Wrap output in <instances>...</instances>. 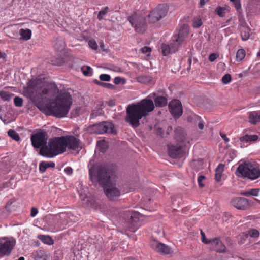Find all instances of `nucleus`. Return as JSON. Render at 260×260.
<instances>
[{
  "label": "nucleus",
  "mask_w": 260,
  "mask_h": 260,
  "mask_svg": "<svg viewBox=\"0 0 260 260\" xmlns=\"http://www.w3.org/2000/svg\"><path fill=\"white\" fill-rule=\"evenodd\" d=\"M42 88L41 96L49 101L59 92L56 85L53 83H43ZM72 104L70 94L66 92H61L54 100L47 104L46 107L52 115L57 118H62L68 113Z\"/></svg>",
  "instance_id": "1"
},
{
  "label": "nucleus",
  "mask_w": 260,
  "mask_h": 260,
  "mask_svg": "<svg viewBox=\"0 0 260 260\" xmlns=\"http://www.w3.org/2000/svg\"><path fill=\"white\" fill-rule=\"evenodd\" d=\"M90 179L95 180L102 185L106 196L109 200H114L120 195L119 190L111 179L115 176V172L111 168L94 165L89 169Z\"/></svg>",
  "instance_id": "2"
},
{
  "label": "nucleus",
  "mask_w": 260,
  "mask_h": 260,
  "mask_svg": "<svg viewBox=\"0 0 260 260\" xmlns=\"http://www.w3.org/2000/svg\"><path fill=\"white\" fill-rule=\"evenodd\" d=\"M154 109L153 102L151 99L146 98L137 104H132L126 109L125 121L134 128L139 126L140 120L148 115V113Z\"/></svg>",
  "instance_id": "3"
},
{
  "label": "nucleus",
  "mask_w": 260,
  "mask_h": 260,
  "mask_svg": "<svg viewBox=\"0 0 260 260\" xmlns=\"http://www.w3.org/2000/svg\"><path fill=\"white\" fill-rule=\"evenodd\" d=\"M63 137H55L49 140L47 147L40 150V154L48 158L62 154L66 151Z\"/></svg>",
  "instance_id": "4"
},
{
  "label": "nucleus",
  "mask_w": 260,
  "mask_h": 260,
  "mask_svg": "<svg viewBox=\"0 0 260 260\" xmlns=\"http://www.w3.org/2000/svg\"><path fill=\"white\" fill-rule=\"evenodd\" d=\"M235 173L238 177L254 180L260 176V169L257 164L247 162L240 164Z\"/></svg>",
  "instance_id": "5"
},
{
  "label": "nucleus",
  "mask_w": 260,
  "mask_h": 260,
  "mask_svg": "<svg viewBox=\"0 0 260 260\" xmlns=\"http://www.w3.org/2000/svg\"><path fill=\"white\" fill-rule=\"evenodd\" d=\"M43 82L40 80L32 79L27 83V86L24 88V95L30 99L41 96Z\"/></svg>",
  "instance_id": "6"
},
{
  "label": "nucleus",
  "mask_w": 260,
  "mask_h": 260,
  "mask_svg": "<svg viewBox=\"0 0 260 260\" xmlns=\"http://www.w3.org/2000/svg\"><path fill=\"white\" fill-rule=\"evenodd\" d=\"M31 144L34 148H42L47 147V134L46 132L40 131L31 136Z\"/></svg>",
  "instance_id": "7"
},
{
  "label": "nucleus",
  "mask_w": 260,
  "mask_h": 260,
  "mask_svg": "<svg viewBox=\"0 0 260 260\" xmlns=\"http://www.w3.org/2000/svg\"><path fill=\"white\" fill-rule=\"evenodd\" d=\"M132 26L137 32L143 33L146 29V22L145 18L136 13L128 17Z\"/></svg>",
  "instance_id": "8"
},
{
  "label": "nucleus",
  "mask_w": 260,
  "mask_h": 260,
  "mask_svg": "<svg viewBox=\"0 0 260 260\" xmlns=\"http://www.w3.org/2000/svg\"><path fill=\"white\" fill-rule=\"evenodd\" d=\"M168 11L167 6L165 5H159L153 9L148 15L149 21L156 23L164 18Z\"/></svg>",
  "instance_id": "9"
},
{
  "label": "nucleus",
  "mask_w": 260,
  "mask_h": 260,
  "mask_svg": "<svg viewBox=\"0 0 260 260\" xmlns=\"http://www.w3.org/2000/svg\"><path fill=\"white\" fill-rule=\"evenodd\" d=\"M15 245L13 238H0V256L9 255Z\"/></svg>",
  "instance_id": "10"
},
{
  "label": "nucleus",
  "mask_w": 260,
  "mask_h": 260,
  "mask_svg": "<svg viewBox=\"0 0 260 260\" xmlns=\"http://www.w3.org/2000/svg\"><path fill=\"white\" fill-rule=\"evenodd\" d=\"M91 128L93 132L97 134L114 133L113 124L108 121H103L93 124Z\"/></svg>",
  "instance_id": "11"
},
{
  "label": "nucleus",
  "mask_w": 260,
  "mask_h": 260,
  "mask_svg": "<svg viewBox=\"0 0 260 260\" xmlns=\"http://www.w3.org/2000/svg\"><path fill=\"white\" fill-rule=\"evenodd\" d=\"M63 137L64 146L66 150L67 148L69 150L74 151L78 150L79 149H81L79 140L75 138L74 136L69 135L63 136Z\"/></svg>",
  "instance_id": "12"
},
{
  "label": "nucleus",
  "mask_w": 260,
  "mask_h": 260,
  "mask_svg": "<svg viewBox=\"0 0 260 260\" xmlns=\"http://www.w3.org/2000/svg\"><path fill=\"white\" fill-rule=\"evenodd\" d=\"M169 111L175 118H178L182 114V108L181 102L178 100H173L169 104Z\"/></svg>",
  "instance_id": "13"
},
{
  "label": "nucleus",
  "mask_w": 260,
  "mask_h": 260,
  "mask_svg": "<svg viewBox=\"0 0 260 260\" xmlns=\"http://www.w3.org/2000/svg\"><path fill=\"white\" fill-rule=\"evenodd\" d=\"M167 148L169 156L173 158H181L185 153L182 147L178 145L168 144Z\"/></svg>",
  "instance_id": "14"
},
{
  "label": "nucleus",
  "mask_w": 260,
  "mask_h": 260,
  "mask_svg": "<svg viewBox=\"0 0 260 260\" xmlns=\"http://www.w3.org/2000/svg\"><path fill=\"white\" fill-rule=\"evenodd\" d=\"M231 204L239 210H246L249 207V202L247 199L243 197H236L231 201Z\"/></svg>",
  "instance_id": "15"
},
{
  "label": "nucleus",
  "mask_w": 260,
  "mask_h": 260,
  "mask_svg": "<svg viewBox=\"0 0 260 260\" xmlns=\"http://www.w3.org/2000/svg\"><path fill=\"white\" fill-rule=\"evenodd\" d=\"M179 42H176L174 39L170 45L162 44L161 47V52L164 55H167L170 53H174L178 50L179 47Z\"/></svg>",
  "instance_id": "16"
},
{
  "label": "nucleus",
  "mask_w": 260,
  "mask_h": 260,
  "mask_svg": "<svg viewBox=\"0 0 260 260\" xmlns=\"http://www.w3.org/2000/svg\"><path fill=\"white\" fill-rule=\"evenodd\" d=\"M151 247L156 251L160 253L167 254L170 252V248L168 246L157 241L152 242Z\"/></svg>",
  "instance_id": "17"
},
{
  "label": "nucleus",
  "mask_w": 260,
  "mask_h": 260,
  "mask_svg": "<svg viewBox=\"0 0 260 260\" xmlns=\"http://www.w3.org/2000/svg\"><path fill=\"white\" fill-rule=\"evenodd\" d=\"M189 33L188 27L186 25H183L179 30L178 36L174 37V40L176 42H179V45L184 40V38L186 37Z\"/></svg>",
  "instance_id": "18"
},
{
  "label": "nucleus",
  "mask_w": 260,
  "mask_h": 260,
  "mask_svg": "<svg viewBox=\"0 0 260 260\" xmlns=\"http://www.w3.org/2000/svg\"><path fill=\"white\" fill-rule=\"evenodd\" d=\"M210 244L218 252L222 253L225 250V246L219 238L212 239Z\"/></svg>",
  "instance_id": "19"
},
{
  "label": "nucleus",
  "mask_w": 260,
  "mask_h": 260,
  "mask_svg": "<svg viewBox=\"0 0 260 260\" xmlns=\"http://www.w3.org/2000/svg\"><path fill=\"white\" fill-rule=\"evenodd\" d=\"M156 94L155 93L150 94L149 97L153 98L154 100L156 107H162L167 105L168 103L167 99L163 96H155Z\"/></svg>",
  "instance_id": "20"
},
{
  "label": "nucleus",
  "mask_w": 260,
  "mask_h": 260,
  "mask_svg": "<svg viewBox=\"0 0 260 260\" xmlns=\"http://www.w3.org/2000/svg\"><path fill=\"white\" fill-rule=\"evenodd\" d=\"M174 133L175 139H176L177 142L181 143L185 140L186 135L182 129H176L174 131Z\"/></svg>",
  "instance_id": "21"
},
{
  "label": "nucleus",
  "mask_w": 260,
  "mask_h": 260,
  "mask_svg": "<svg viewBox=\"0 0 260 260\" xmlns=\"http://www.w3.org/2000/svg\"><path fill=\"white\" fill-rule=\"evenodd\" d=\"M248 119L251 124L255 125L260 121V115L256 112H250L249 113Z\"/></svg>",
  "instance_id": "22"
},
{
  "label": "nucleus",
  "mask_w": 260,
  "mask_h": 260,
  "mask_svg": "<svg viewBox=\"0 0 260 260\" xmlns=\"http://www.w3.org/2000/svg\"><path fill=\"white\" fill-rule=\"evenodd\" d=\"M258 139V136L256 135H248L246 134L245 136L241 137L240 138L241 142L251 143L256 141Z\"/></svg>",
  "instance_id": "23"
},
{
  "label": "nucleus",
  "mask_w": 260,
  "mask_h": 260,
  "mask_svg": "<svg viewBox=\"0 0 260 260\" xmlns=\"http://www.w3.org/2000/svg\"><path fill=\"white\" fill-rule=\"evenodd\" d=\"M35 260H50V256L42 250L36 251L35 255Z\"/></svg>",
  "instance_id": "24"
},
{
  "label": "nucleus",
  "mask_w": 260,
  "mask_h": 260,
  "mask_svg": "<svg viewBox=\"0 0 260 260\" xmlns=\"http://www.w3.org/2000/svg\"><path fill=\"white\" fill-rule=\"evenodd\" d=\"M224 168V165L222 164H220L216 168L215 178L217 182H220L221 181Z\"/></svg>",
  "instance_id": "25"
},
{
  "label": "nucleus",
  "mask_w": 260,
  "mask_h": 260,
  "mask_svg": "<svg viewBox=\"0 0 260 260\" xmlns=\"http://www.w3.org/2000/svg\"><path fill=\"white\" fill-rule=\"evenodd\" d=\"M250 28L247 26L241 27V36L243 41L247 40L250 36Z\"/></svg>",
  "instance_id": "26"
},
{
  "label": "nucleus",
  "mask_w": 260,
  "mask_h": 260,
  "mask_svg": "<svg viewBox=\"0 0 260 260\" xmlns=\"http://www.w3.org/2000/svg\"><path fill=\"white\" fill-rule=\"evenodd\" d=\"M55 166V163L52 161L46 162L42 161L40 164L39 170L42 173L44 172L46 169L49 167L53 168Z\"/></svg>",
  "instance_id": "27"
},
{
  "label": "nucleus",
  "mask_w": 260,
  "mask_h": 260,
  "mask_svg": "<svg viewBox=\"0 0 260 260\" xmlns=\"http://www.w3.org/2000/svg\"><path fill=\"white\" fill-rule=\"evenodd\" d=\"M20 35L21 39L24 40H28L31 38V31L29 29H21L20 30Z\"/></svg>",
  "instance_id": "28"
},
{
  "label": "nucleus",
  "mask_w": 260,
  "mask_h": 260,
  "mask_svg": "<svg viewBox=\"0 0 260 260\" xmlns=\"http://www.w3.org/2000/svg\"><path fill=\"white\" fill-rule=\"evenodd\" d=\"M125 213L126 214L127 219L128 220V221H131L132 224H133V222H136L137 221V219L136 218L137 213L136 212H133L128 210L126 211Z\"/></svg>",
  "instance_id": "29"
},
{
  "label": "nucleus",
  "mask_w": 260,
  "mask_h": 260,
  "mask_svg": "<svg viewBox=\"0 0 260 260\" xmlns=\"http://www.w3.org/2000/svg\"><path fill=\"white\" fill-rule=\"evenodd\" d=\"M39 239L41 240L43 243L49 245H51L53 243V240L51 237L46 235H40Z\"/></svg>",
  "instance_id": "30"
},
{
  "label": "nucleus",
  "mask_w": 260,
  "mask_h": 260,
  "mask_svg": "<svg viewBox=\"0 0 260 260\" xmlns=\"http://www.w3.org/2000/svg\"><path fill=\"white\" fill-rule=\"evenodd\" d=\"M94 83L105 88H108L110 89H114L115 88V86L113 85L110 83H104L100 81H98V80H94Z\"/></svg>",
  "instance_id": "31"
},
{
  "label": "nucleus",
  "mask_w": 260,
  "mask_h": 260,
  "mask_svg": "<svg viewBox=\"0 0 260 260\" xmlns=\"http://www.w3.org/2000/svg\"><path fill=\"white\" fill-rule=\"evenodd\" d=\"M8 134L9 137L16 141H19L20 137L19 134L15 131L13 129H10L8 132Z\"/></svg>",
  "instance_id": "32"
},
{
  "label": "nucleus",
  "mask_w": 260,
  "mask_h": 260,
  "mask_svg": "<svg viewBox=\"0 0 260 260\" xmlns=\"http://www.w3.org/2000/svg\"><path fill=\"white\" fill-rule=\"evenodd\" d=\"M82 73L86 76H90L92 75V68L89 66H83L81 68Z\"/></svg>",
  "instance_id": "33"
},
{
  "label": "nucleus",
  "mask_w": 260,
  "mask_h": 260,
  "mask_svg": "<svg viewBox=\"0 0 260 260\" xmlns=\"http://www.w3.org/2000/svg\"><path fill=\"white\" fill-rule=\"evenodd\" d=\"M259 189H251L248 191H245L242 193V195L246 196H257L258 194Z\"/></svg>",
  "instance_id": "34"
},
{
  "label": "nucleus",
  "mask_w": 260,
  "mask_h": 260,
  "mask_svg": "<svg viewBox=\"0 0 260 260\" xmlns=\"http://www.w3.org/2000/svg\"><path fill=\"white\" fill-rule=\"evenodd\" d=\"M245 56V51L243 49H239L236 54V59L238 61H241Z\"/></svg>",
  "instance_id": "35"
},
{
  "label": "nucleus",
  "mask_w": 260,
  "mask_h": 260,
  "mask_svg": "<svg viewBox=\"0 0 260 260\" xmlns=\"http://www.w3.org/2000/svg\"><path fill=\"white\" fill-rule=\"evenodd\" d=\"M103 111L101 108H95L91 114L90 117L91 118H94L98 116H100L103 114Z\"/></svg>",
  "instance_id": "36"
},
{
  "label": "nucleus",
  "mask_w": 260,
  "mask_h": 260,
  "mask_svg": "<svg viewBox=\"0 0 260 260\" xmlns=\"http://www.w3.org/2000/svg\"><path fill=\"white\" fill-rule=\"evenodd\" d=\"M23 100L22 98L16 96L14 99V103L16 107H21L23 106Z\"/></svg>",
  "instance_id": "37"
},
{
  "label": "nucleus",
  "mask_w": 260,
  "mask_h": 260,
  "mask_svg": "<svg viewBox=\"0 0 260 260\" xmlns=\"http://www.w3.org/2000/svg\"><path fill=\"white\" fill-rule=\"evenodd\" d=\"M0 97L4 101H9L11 99V95L4 91H0Z\"/></svg>",
  "instance_id": "38"
},
{
  "label": "nucleus",
  "mask_w": 260,
  "mask_h": 260,
  "mask_svg": "<svg viewBox=\"0 0 260 260\" xmlns=\"http://www.w3.org/2000/svg\"><path fill=\"white\" fill-rule=\"evenodd\" d=\"M226 9L220 6H218L216 8L215 12L216 14L219 16H223V14L225 13Z\"/></svg>",
  "instance_id": "39"
},
{
  "label": "nucleus",
  "mask_w": 260,
  "mask_h": 260,
  "mask_svg": "<svg viewBox=\"0 0 260 260\" xmlns=\"http://www.w3.org/2000/svg\"><path fill=\"white\" fill-rule=\"evenodd\" d=\"M192 24H193V26L194 28L200 27L202 24V22L201 19L200 18H194V19L193 20Z\"/></svg>",
  "instance_id": "40"
},
{
  "label": "nucleus",
  "mask_w": 260,
  "mask_h": 260,
  "mask_svg": "<svg viewBox=\"0 0 260 260\" xmlns=\"http://www.w3.org/2000/svg\"><path fill=\"white\" fill-rule=\"evenodd\" d=\"M248 235L251 237H254V238H256V237H258L259 236V232L258 231V230H256V229H252V230H250L249 231H248Z\"/></svg>",
  "instance_id": "41"
},
{
  "label": "nucleus",
  "mask_w": 260,
  "mask_h": 260,
  "mask_svg": "<svg viewBox=\"0 0 260 260\" xmlns=\"http://www.w3.org/2000/svg\"><path fill=\"white\" fill-rule=\"evenodd\" d=\"M231 81V76L229 74L224 75L222 78V81L224 84H228Z\"/></svg>",
  "instance_id": "42"
},
{
  "label": "nucleus",
  "mask_w": 260,
  "mask_h": 260,
  "mask_svg": "<svg viewBox=\"0 0 260 260\" xmlns=\"http://www.w3.org/2000/svg\"><path fill=\"white\" fill-rule=\"evenodd\" d=\"M234 5L236 10L238 11L241 8L240 0H230Z\"/></svg>",
  "instance_id": "43"
},
{
  "label": "nucleus",
  "mask_w": 260,
  "mask_h": 260,
  "mask_svg": "<svg viewBox=\"0 0 260 260\" xmlns=\"http://www.w3.org/2000/svg\"><path fill=\"white\" fill-rule=\"evenodd\" d=\"M88 45H89L90 48L94 50H96V49H98V45L94 40H90L88 41Z\"/></svg>",
  "instance_id": "44"
},
{
  "label": "nucleus",
  "mask_w": 260,
  "mask_h": 260,
  "mask_svg": "<svg viewBox=\"0 0 260 260\" xmlns=\"http://www.w3.org/2000/svg\"><path fill=\"white\" fill-rule=\"evenodd\" d=\"M100 79L103 81H109L111 80V77L108 74H101L100 76Z\"/></svg>",
  "instance_id": "45"
},
{
  "label": "nucleus",
  "mask_w": 260,
  "mask_h": 260,
  "mask_svg": "<svg viewBox=\"0 0 260 260\" xmlns=\"http://www.w3.org/2000/svg\"><path fill=\"white\" fill-rule=\"evenodd\" d=\"M201 235L202 238V241L205 244H210L211 242V240L212 239L209 240H207L206 238L205 234L204 232L201 230Z\"/></svg>",
  "instance_id": "46"
},
{
  "label": "nucleus",
  "mask_w": 260,
  "mask_h": 260,
  "mask_svg": "<svg viewBox=\"0 0 260 260\" xmlns=\"http://www.w3.org/2000/svg\"><path fill=\"white\" fill-rule=\"evenodd\" d=\"M97 145L100 147V151L101 152H104V151H105V150L106 149V147L105 146V143L104 141H103V142L98 141L97 142Z\"/></svg>",
  "instance_id": "47"
},
{
  "label": "nucleus",
  "mask_w": 260,
  "mask_h": 260,
  "mask_svg": "<svg viewBox=\"0 0 260 260\" xmlns=\"http://www.w3.org/2000/svg\"><path fill=\"white\" fill-rule=\"evenodd\" d=\"M205 179V177L203 175H200L198 178V182L200 187H203L204 184L202 183V181Z\"/></svg>",
  "instance_id": "48"
},
{
  "label": "nucleus",
  "mask_w": 260,
  "mask_h": 260,
  "mask_svg": "<svg viewBox=\"0 0 260 260\" xmlns=\"http://www.w3.org/2000/svg\"><path fill=\"white\" fill-rule=\"evenodd\" d=\"M141 50L144 53H148L147 54V55H148L151 50V48H150L149 47H144L142 48L141 49Z\"/></svg>",
  "instance_id": "49"
},
{
  "label": "nucleus",
  "mask_w": 260,
  "mask_h": 260,
  "mask_svg": "<svg viewBox=\"0 0 260 260\" xmlns=\"http://www.w3.org/2000/svg\"><path fill=\"white\" fill-rule=\"evenodd\" d=\"M38 213V209L35 207H32L31 209L30 216L35 217Z\"/></svg>",
  "instance_id": "50"
},
{
  "label": "nucleus",
  "mask_w": 260,
  "mask_h": 260,
  "mask_svg": "<svg viewBox=\"0 0 260 260\" xmlns=\"http://www.w3.org/2000/svg\"><path fill=\"white\" fill-rule=\"evenodd\" d=\"M139 80L141 82L146 83V82L150 81V79L147 77H141L139 78Z\"/></svg>",
  "instance_id": "51"
},
{
  "label": "nucleus",
  "mask_w": 260,
  "mask_h": 260,
  "mask_svg": "<svg viewBox=\"0 0 260 260\" xmlns=\"http://www.w3.org/2000/svg\"><path fill=\"white\" fill-rule=\"evenodd\" d=\"M217 58V55L214 53L211 54L209 56V60L213 62Z\"/></svg>",
  "instance_id": "52"
},
{
  "label": "nucleus",
  "mask_w": 260,
  "mask_h": 260,
  "mask_svg": "<svg viewBox=\"0 0 260 260\" xmlns=\"http://www.w3.org/2000/svg\"><path fill=\"white\" fill-rule=\"evenodd\" d=\"M109 10V8L108 7H106L103 10L100 11L99 13L100 15H105L108 12Z\"/></svg>",
  "instance_id": "53"
},
{
  "label": "nucleus",
  "mask_w": 260,
  "mask_h": 260,
  "mask_svg": "<svg viewBox=\"0 0 260 260\" xmlns=\"http://www.w3.org/2000/svg\"><path fill=\"white\" fill-rule=\"evenodd\" d=\"M64 172H66V174L68 175H71L73 173V170L71 167H68L65 168Z\"/></svg>",
  "instance_id": "54"
},
{
  "label": "nucleus",
  "mask_w": 260,
  "mask_h": 260,
  "mask_svg": "<svg viewBox=\"0 0 260 260\" xmlns=\"http://www.w3.org/2000/svg\"><path fill=\"white\" fill-rule=\"evenodd\" d=\"M121 80H122V78H121L120 77H116L114 79V83L115 84L117 85L121 82Z\"/></svg>",
  "instance_id": "55"
},
{
  "label": "nucleus",
  "mask_w": 260,
  "mask_h": 260,
  "mask_svg": "<svg viewBox=\"0 0 260 260\" xmlns=\"http://www.w3.org/2000/svg\"><path fill=\"white\" fill-rule=\"evenodd\" d=\"M221 137L223 138V139L226 142H228L229 141V138L226 136L225 134H221Z\"/></svg>",
  "instance_id": "56"
},
{
  "label": "nucleus",
  "mask_w": 260,
  "mask_h": 260,
  "mask_svg": "<svg viewBox=\"0 0 260 260\" xmlns=\"http://www.w3.org/2000/svg\"><path fill=\"white\" fill-rule=\"evenodd\" d=\"M206 4L205 0H200V7L202 8Z\"/></svg>",
  "instance_id": "57"
},
{
  "label": "nucleus",
  "mask_w": 260,
  "mask_h": 260,
  "mask_svg": "<svg viewBox=\"0 0 260 260\" xmlns=\"http://www.w3.org/2000/svg\"><path fill=\"white\" fill-rule=\"evenodd\" d=\"M198 126L200 129H203L204 127L203 122H200L198 124Z\"/></svg>",
  "instance_id": "58"
},
{
  "label": "nucleus",
  "mask_w": 260,
  "mask_h": 260,
  "mask_svg": "<svg viewBox=\"0 0 260 260\" xmlns=\"http://www.w3.org/2000/svg\"><path fill=\"white\" fill-rule=\"evenodd\" d=\"M103 15H100V14L99 13L98 14V18L101 20H102L104 19L103 17Z\"/></svg>",
  "instance_id": "59"
},
{
  "label": "nucleus",
  "mask_w": 260,
  "mask_h": 260,
  "mask_svg": "<svg viewBox=\"0 0 260 260\" xmlns=\"http://www.w3.org/2000/svg\"><path fill=\"white\" fill-rule=\"evenodd\" d=\"M5 57V54L0 51V58H4Z\"/></svg>",
  "instance_id": "60"
},
{
  "label": "nucleus",
  "mask_w": 260,
  "mask_h": 260,
  "mask_svg": "<svg viewBox=\"0 0 260 260\" xmlns=\"http://www.w3.org/2000/svg\"><path fill=\"white\" fill-rule=\"evenodd\" d=\"M125 260H136V259H135V258H132V257H128V258H126Z\"/></svg>",
  "instance_id": "61"
},
{
  "label": "nucleus",
  "mask_w": 260,
  "mask_h": 260,
  "mask_svg": "<svg viewBox=\"0 0 260 260\" xmlns=\"http://www.w3.org/2000/svg\"><path fill=\"white\" fill-rule=\"evenodd\" d=\"M100 47L102 48H104V44L103 43V42H102L101 44H100Z\"/></svg>",
  "instance_id": "62"
},
{
  "label": "nucleus",
  "mask_w": 260,
  "mask_h": 260,
  "mask_svg": "<svg viewBox=\"0 0 260 260\" xmlns=\"http://www.w3.org/2000/svg\"><path fill=\"white\" fill-rule=\"evenodd\" d=\"M18 260H25V259H24V257L21 256V257H19V258L18 259Z\"/></svg>",
  "instance_id": "63"
},
{
  "label": "nucleus",
  "mask_w": 260,
  "mask_h": 260,
  "mask_svg": "<svg viewBox=\"0 0 260 260\" xmlns=\"http://www.w3.org/2000/svg\"><path fill=\"white\" fill-rule=\"evenodd\" d=\"M258 55L260 56V52L258 53Z\"/></svg>",
  "instance_id": "64"
}]
</instances>
